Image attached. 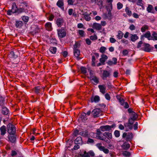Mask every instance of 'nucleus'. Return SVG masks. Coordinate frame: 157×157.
<instances>
[{"mask_svg":"<svg viewBox=\"0 0 157 157\" xmlns=\"http://www.w3.org/2000/svg\"><path fill=\"white\" fill-rule=\"evenodd\" d=\"M103 136H101L98 133L96 136L99 139L104 141L106 143H109L110 142V139L112 138V134L111 133L105 132L103 133Z\"/></svg>","mask_w":157,"mask_h":157,"instance_id":"f257e3e1","label":"nucleus"},{"mask_svg":"<svg viewBox=\"0 0 157 157\" xmlns=\"http://www.w3.org/2000/svg\"><path fill=\"white\" fill-rule=\"evenodd\" d=\"M8 132L10 135H13L16 132L15 127L11 123L9 124L7 126Z\"/></svg>","mask_w":157,"mask_h":157,"instance_id":"f03ea898","label":"nucleus"},{"mask_svg":"<svg viewBox=\"0 0 157 157\" xmlns=\"http://www.w3.org/2000/svg\"><path fill=\"white\" fill-rule=\"evenodd\" d=\"M57 32L58 36L60 38H63L66 36V32L63 28L57 29Z\"/></svg>","mask_w":157,"mask_h":157,"instance_id":"7ed1b4c3","label":"nucleus"},{"mask_svg":"<svg viewBox=\"0 0 157 157\" xmlns=\"http://www.w3.org/2000/svg\"><path fill=\"white\" fill-rule=\"evenodd\" d=\"M122 137H126V140L127 141H130L133 138V134L131 132L124 133L122 135Z\"/></svg>","mask_w":157,"mask_h":157,"instance_id":"20e7f679","label":"nucleus"},{"mask_svg":"<svg viewBox=\"0 0 157 157\" xmlns=\"http://www.w3.org/2000/svg\"><path fill=\"white\" fill-rule=\"evenodd\" d=\"M96 146L100 151H103L105 154L109 153V150L108 149L105 148L104 146H102L101 144L98 143L96 144Z\"/></svg>","mask_w":157,"mask_h":157,"instance_id":"39448f33","label":"nucleus"},{"mask_svg":"<svg viewBox=\"0 0 157 157\" xmlns=\"http://www.w3.org/2000/svg\"><path fill=\"white\" fill-rule=\"evenodd\" d=\"M56 23L58 27H61L65 24L64 20L60 18H58L56 20Z\"/></svg>","mask_w":157,"mask_h":157,"instance_id":"423d86ee","label":"nucleus"},{"mask_svg":"<svg viewBox=\"0 0 157 157\" xmlns=\"http://www.w3.org/2000/svg\"><path fill=\"white\" fill-rule=\"evenodd\" d=\"M101 111L99 108H96L93 110L92 111V113L94 117H98L99 116L101 113Z\"/></svg>","mask_w":157,"mask_h":157,"instance_id":"0eeeda50","label":"nucleus"},{"mask_svg":"<svg viewBox=\"0 0 157 157\" xmlns=\"http://www.w3.org/2000/svg\"><path fill=\"white\" fill-rule=\"evenodd\" d=\"M108 56L105 54H102L101 55V58L99 59L100 62L102 63L103 65L105 64V61L108 59Z\"/></svg>","mask_w":157,"mask_h":157,"instance_id":"6e6552de","label":"nucleus"},{"mask_svg":"<svg viewBox=\"0 0 157 157\" xmlns=\"http://www.w3.org/2000/svg\"><path fill=\"white\" fill-rule=\"evenodd\" d=\"M109 125H102L100 127L101 130L102 132L110 131V130Z\"/></svg>","mask_w":157,"mask_h":157,"instance_id":"1a4fd4ad","label":"nucleus"},{"mask_svg":"<svg viewBox=\"0 0 157 157\" xmlns=\"http://www.w3.org/2000/svg\"><path fill=\"white\" fill-rule=\"evenodd\" d=\"M110 75V74L109 71L105 70L102 74V78L103 80L106 79L107 78L109 77Z\"/></svg>","mask_w":157,"mask_h":157,"instance_id":"9d476101","label":"nucleus"},{"mask_svg":"<svg viewBox=\"0 0 157 157\" xmlns=\"http://www.w3.org/2000/svg\"><path fill=\"white\" fill-rule=\"evenodd\" d=\"M112 60H108L107 62V64L110 66L112 65L113 64L116 65L117 63V59L116 58L114 57L112 58Z\"/></svg>","mask_w":157,"mask_h":157,"instance_id":"9b49d317","label":"nucleus"},{"mask_svg":"<svg viewBox=\"0 0 157 157\" xmlns=\"http://www.w3.org/2000/svg\"><path fill=\"white\" fill-rule=\"evenodd\" d=\"M93 28L97 30H99L101 29V26L100 24L95 23L93 24Z\"/></svg>","mask_w":157,"mask_h":157,"instance_id":"f8f14e48","label":"nucleus"},{"mask_svg":"<svg viewBox=\"0 0 157 157\" xmlns=\"http://www.w3.org/2000/svg\"><path fill=\"white\" fill-rule=\"evenodd\" d=\"M0 131L1 132V136H4L6 133V126L3 125L0 128Z\"/></svg>","mask_w":157,"mask_h":157,"instance_id":"ddd939ff","label":"nucleus"},{"mask_svg":"<svg viewBox=\"0 0 157 157\" xmlns=\"http://www.w3.org/2000/svg\"><path fill=\"white\" fill-rule=\"evenodd\" d=\"M98 87L100 90V91L103 94L105 93V90H106V87L103 85H99Z\"/></svg>","mask_w":157,"mask_h":157,"instance_id":"4468645a","label":"nucleus"},{"mask_svg":"<svg viewBox=\"0 0 157 157\" xmlns=\"http://www.w3.org/2000/svg\"><path fill=\"white\" fill-rule=\"evenodd\" d=\"M45 27L47 30L48 31H51L52 30V23L50 22H48L45 24Z\"/></svg>","mask_w":157,"mask_h":157,"instance_id":"2eb2a0df","label":"nucleus"},{"mask_svg":"<svg viewBox=\"0 0 157 157\" xmlns=\"http://www.w3.org/2000/svg\"><path fill=\"white\" fill-rule=\"evenodd\" d=\"M23 24L22 21H16L15 25L17 28H21L23 26Z\"/></svg>","mask_w":157,"mask_h":157,"instance_id":"dca6fc26","label":"nucleus"},{"mask_svg":"<svg viewBox=\"0 0 157 157\" xmlns=\"http://www.w3.org/2000/svg\"><path fill=\"white\" fill-rule=\"evenodd\" d=\"M122 148L125 150L129 149L130 147V145L127 142H124L121 146Z\"/></svg>","mask_w":157,"mask_h":157,"instance_id":"f3484780","label":"nucleus"},{"mask_svg":"<svg viewBox=\"0 0 157 157\" xmlns=\"http://www.w3.org/2000/svg\"><path fill=\"white\" fill-rule=\"evenodd\" d=\"M100 100V98L98 96H96L94 98L91 97L90 98L91 101L92 102H98Z\"/></svg>","mask_w":157,"mask_h":157,"instance_id":"a211bd4d","label":"nucleus"},{"mask_svg":"<svg viewBox=\"0 0 157 157\" xmlns=\"http://www.w3.org/2000/svg\"><path fill=\"white\" fill-rule=\"evenodd\" d=\"M143 45L144 46V50L146 52H150L151 49L150 48V44H148L144 43Z\"/></svg>","mask_w":157,"mask_h":157,"instance_id":"6ab92c4d","label":"nucleus"},{"mask_svg":"<svg viewBox=\"0 0 157 157\" xmlns=\"http://www.w3.org/2000/svg\"><path fill=\"white\" fill-rule=\"evenodd\" d=\"M12 12L13 13H17V7L15 3H13L12 6V9L11 10Z\"/></svg>","mask_w":157,"mask_h":157,"instance_id":"aec40b11","label":"nucleus"},{"mask_svg":"<svg viewBox=\"0 0 157 157\" xmlns=\"http://www.w3.org/2000/svg\"><path fill=\"white\" fill-rule=\"evenodd\" d=\"M151 39L153 40H157V33L155 32H153Z\"/></svg>","mask_w":157,"mask_h":157,"instance_id":"412c9836","label":"nucleus"},{"mask_svg":"<svg viewBox=\"0 0 157 157\" xmlns=\"http://www.w3.org/2000/svg\"><path fill=\"white\" fill-rule=\"evenodd\" d=\"M130 38L132 41L135 42L139 39V37L136 34H132Z\"/></svg>","mask_w":157,"mask_h":157,"instance_id":"4be33fe9","label":"nucleus"},{"mask_svg":"<svg viewBox=\"0 0 157 157\" xmlns=\"http://www.w3.org/2000/svg\"><path fill=\"white\" fill-rule=\"evenodd\" d=\"M123 35V33L121 31L119 30L118 31V34L116 36L118 39L120 40L122 38Z\"/></svg>","mask_w":157,"mask_h":157,"instance_id":"5701e85b","label":"nucleus"},{"mask_svg":"<svg viewBox=\"0 0 157 157\" xmlns=\"http://www.w3.org/2000/svg\"><path fill=\"white\" fill-rule=\"evenodd\" d=\"M82 142V138L81 137H77L75 140V143L76 144H81Z\"/></svg>","mask_w":157,"mask_h":157,"instance_id":"b1692460","label":"nucleus"},{"mask_svg":"<svg viewBox=\"0 0 157 157\" xmlns=\"http://www.w3.org/2000/svg\"><path fill=\"white\" fill-rule=\"evenodd\" d=\"M49 51L52 54H55L56 52L57 48L56 47H50Z\"/></svg>","mask_w":157,"mask_h":157,"instance_id":"393cba45","label":"nucleus"},{"mask_svg":"<svg viewBox=\"0 0 157 157\" xmlns=\"http://www.w3.org/2000/svg\"><path fill=\"white\" fill-rule=\"evenodd\" d=\"M143 35L144 37L147 38L148 40H151V33L150 31H148L146 33L143 34Z\"/></svg>","mask_w":157,"mask_h":157,"instance_id":"a878e982","label":"nucleus"},{"mask_svg":"<svg viewBox=\"0 0 157 157\" xmlns=\"http://www.w3.org/2000/svg\"><path fill=\"white\" fill-rule=\"evenodd\" d=\"M9 57L11 58H16L18 57V56L15 54L14 52L11 51L9 55Z\"/></svg>","mask_w":157,"mask_h":157,"instance_id":"bb28decb","label":"nucleus"},{"mask_svg":"<svg viewBox=\"0 0 157 157\" xmlns=\"http://www.w3.org/2000/svg\"><path fill=\"white\" fill-rule=\"evenodd\" d=\"M8 139L9 141L12 143H14L16 140V138L14 136L9 135Z\"/></svg>","mask_w":157,"mask_h":157,"instance_id":"cd10ccee","label":"nucleus"},{"mask_svg":"<svg viewBox=\"0 0 157 157\" xmlns=\"http://www.w3.org/2000/svg\"><path fill=\"white\" fill-rule=\"evenodd\" d=\"M137 118V113L135 112L132 113L131 114V117L130 118L136 120Z\"/></svg>","mask_w":157,"mask_h":157,"instance_id":"c85d7f7f","label":"nucleus"},{"mask_svg":"<svg viewBox=\"0 0 157 157\" xmlns=\"http://www.w3.org/2000/svg\"><path fill=\"white\" fill-rule=\"evenodd\" d=\"M9 112L8 109L6 107H3L2 109V113L5 115H7Z\"/></svg>","mask_w":157,"mask_h":157,"instance_id":"c756f323","label":"nucleus"},{"mask_svg":"<svg viewBox=\"0 0 157 157\" xmlns=\"http://www.w3.org/2000/svg\"><path fill=\"white\" fill-rule=\"evenodd\" d=\"M80 50L78 49H75L74 50V53L75 56L78 58L80 54Z\"/></svg>","mask_w":157,"mask_h":157,"instance_id":"7c9ffc66","label":"nucleus"},{"mask_svg":"<svg viewBox=\"0 0 157 157\" xmlns=\"http://www.w3.org/2000/svg\"><path fill=\"white\" fill-rule=\"evenodd\" d=\"M153 10L152 6L151 5H148L147 8V10L148 13H152V11Z\"/></svg>","mask_w":157,"mask_h":157,"instance_id":"2f4dec72","label":"nucleus"},{"mask_svg":"<svg viewBox=\"0 0 157 157\" xmlns=\"http://www.w3.org/2000/svg\"><path fill=\"white\" fill-rule=\"evenodd\" d=\"M149 28V27L147 25H143L141 29V31L142 33H144L145 31L147 30H148Z\"/></svg>","mask_w":157,"mask_h":157,"instance_id":"473e14b6","label":"nucleus"},{"mask_svg":"<svg viewBox=\"0 0 157 157\" xmlns=\"http://www.w3.org/2000/svg\"><path fill=\"white\" fill-rule=\"evenodd\" d=\"M57 5L61 8L63 7V1L62 0H58L57 3Z\"/></svg>","mask_w":157,"mask_h":157,"instance_id":"72a5a7b5","label":"nucleus"},{"mask_svg":"<svg viewBox=\"0 0 157 157\" xmlns=\"http://www.w3.org/2000/svg\"><path fill=\"white\" fill-rule=\"evenodd\" d=\"M125 11L126 12L127 14L129 16H131L132 15V12L130 10L129 8L128 7L126 6V7Z\"/></svg>","mask_w":157,"mask_h":157,"instance_id":"f704fd0d","label":"nucleus"},{"mask_svg":"<svg viewBox=\"0 0 157 157\" xmlns=\"http://www.w3.org/2000/svg\"><path fill=\"white\" fill-rule=\"evenodd\" d=\"M117 99L119 100V101L121 105H123L124 103V100L122 98H120V96H117Z\"/></svg>","mask_w":157,"mask_h":157,"instance_id":"c9c22d12","label":"nucleus"},{"mask_svg":"<svg viewBox=\"0 0 157 157\" xmlns=\"http://www.w3.org/2000/svg\"><path fill=\"white\" fill-rule=\"evenodd\" d=\"M114 134L116 137L118 138L120 136V132L118 130H116L114 132Z\"/></svg>","mask_w":157,"mask_h":157,"instance_id":"e433bc0d","label":"nucleus"},{"mask_svg":"<svg viewBox=\"0 0 157 157\" xmlns=\"http://www.w3.org/2000/svg\"><path fill=\"white\" fill-rule=\"evenodd\" d=\"M84 17L85 19L87 21H89L90 20L91 17L90 16V14H84Z\"/></svg>","mask_w":157,"mask_h":157,"instance_id":"4c0bfd02","label":"nucleus"},{"mask_svg":"<svg viewBox=\"0 0 157 157\" xmlns=\"http://www.w3.org/2000/svg\"><path fill=\"white\" fill-rule=\"evenodd\" d=\"M107 10H112L113 9V6L112 3H108L106 7Z\"/></svg>","mask_w":157,"mask_h":157,"instance_id":"58836bf2","label":"nucleus"},{"mask_svg":"<svg viewBox=\"0 0 157 157\" xmlns=\"http://www.w3.org/2000/svg\"><path fill=\"white\" fill-rule=\"evenodd\" d=\"M123 155L124 156L129 157L131 153L129 151H125L123 153Z\"/></svg>","mask_w":157,"mask_h":157,"instance_id":"ea45409f","label":"nucleus"},{"mask_svg":"<svg viewBox=\"0 0 157 157\" xmlns=\"http://www.w3.org/2000/svg\"><path fill=\"white\" fill-rule=\"evenodd\" d=\"M79 134L84 136H86L88 135V132L86 131L80 132L79 133Z\"/></svg>","mask_w":157,"mask_h":157,"instance_id":"a19ab883","label":"nucleus"},{"mask_svg":"<svg viewBox=\"0 0 157 157\" xmlns=\"http://www.w3.org/2000/svg\"><path fill=\"white\" fill-rule=\"evenodd\" d=\"M106 49V48L105 47L102 46L99 49V52L101 53H103L105 52Z\"/></svg>","mask_w":157,"mask_h":157,"instance_id":"79ce46f5","label":"nucleus"},{"mask_svg":"<svg viewBox=\"0 0 157 157\" xmlns=\"http://www.w3.org/2000/svg\"><path fill=\"white\" fill-rule=\"evenodd\" d=\"M98 38L97 36L95 34L90 36V39L92 40H95Z\"/></svg>","mask_w":157,"mask_h":157,"instance_id":"37998d69","label":"nucleus"},{"mask_svg":"<svg viewBox=\"0 0 157 157\" xmlns=\"http://www.w3.org/2000/svg\"><path fill=\"white\" fill-rule=\"evenodd\" d=\"M91 79L92 80H93L94 82L96 83H98L99 82L98 78L95 76L91 78Z\"/></svg>","mask_w":157,"mask_h":157,"instance_id":"c03bdc74","label":"nucleus"},{"mask_svg":"<svg viewBox=\"0 0 157 157\" xmlns=\"http://www.w3.org/2000/svg\"><path fill=\"white\" fill-rule=\"evenodd\" d=\"M22 20L25 22H27L29 20V17L28 16H23L22 17Z\"/></svg>","mask_w":157,"mask_h":157,"instance_id":"a18cd8bd","label":"nucleus"},{"mask_svg":"<svg viewBox=\"0 0 157 157\" xmlns=\"http://www.w3.org/2000/svg\"><path fill=\"white\" fill-rule=\"evenodd\" d=\"M81 157H90V156L88 152H86L85 151H84L83 154L81 155Z\"/></svg>","mask_w":157,"mask_h":157,"instance_id":"49530a36","label":"nucleus"},{"mask_svg":"<svg viewBox=\"0 0 157 157\" xmlns=\"http://www.w3.org/2000/svg\"><path fill=\"white\" fill-rule=\"evenodd\" d=\"M81 72L83 74H85L86 73V69L84 67H81Z\"/></svg>","mask_w":157,"mask_h":157,"instance_id":"de8ad7c7","label":"nucleus"},{"mask_svg":"<svg viewBox=\"0 0 157 157\" xmlns=\"http://www.w3.org/2000/svg\"><path fill=\"white\" fill-rule=\"evenodd\" d=\"M117 9L120 10L123 7V4L120 2H118L117 4Z\"/></svg>","mask_w":157,"mask_h":157,"instance_id":"09e8293b","label":"nucleus"},{"mask_svg":"<svg viewBox=\"0 0 157 157\" xmlns=\"http://www.w3.org/2000/svg\"><path fill=\"white\" fill-rule=\"evenodd\" d=\"M25 8H20L19 9H17V12L18 13H21L24 11V9Z\"/></svg>","mask_w":157,"mask_h":157,"instance_id":"8fccbe9b","label":"nucleus"},{"mask_svg":"<svg viewBox=\"0 0 157 157\" xmlns=\"http://www.w3.org/2000/svg\"><path fill=\"white\" fill-rule=\"evenodd\" d=\"M79 34L82 36H84L85 32L84 31L81 30H79L78 31Z\"/></svg>","mask_w":157,"mask_h":157,"instance_id":"3c124183","label":"nucleus"},{"mask_svg":"<svg viewBox=\"0 0 157 157\" xmlns=\"http://www.w3.org/2000/svg\"><path fill=\"white\" fill-rule=\"evenodd\" d=\"M128 52L127 49H124L123 50L122 54L123 56H126L128 55Z\"/></svg>","mask_w":157,"mask_h":157,"instance_id":"603ef678","label":"nucleus"},{"mask_svg":"<svg viewBox=\"0 0 157 157\" xmlns=\"http://www.w3.org/2000/svg\"><path fill=\"white\" fill-rule=\"evenodd\" d=\"M95 56H93L92 57V65L93 66H94L95 65Z\"/></svg>","mask_w":157,"mask_h":157,"instance_id":"864d4df0","label":"nucleus"},{"mask_svg":"<svg viewBox=\"0 0 157 157\" xmlns=\"http://www.w3.org/2000/svg\"><path fill=\"white\" fill-rule=\"evenodd\" d=\"M40 89L41 87L39 86H38L36 87L35 92L36 94H38L40 93Z\"/></svg>","mask_w":157,"mask_h":157,"instance_id":"5fc2aeb1","label":"nucleus"},{"mask_svg":"<svg viewBox=\"0 0 157 157\" xmlns=\"http://www.w3.org/2000/svg\"><path fill=\"white\" fill-rule=\"evenodd\" d=\"M135 121V120L130 118L128 120V123L131 124H133Z\"/></svg>","mask_w":157,"mask_h":157,"instance_id":"6e6d98bb","label":"nucleus"},{"mask_svg":"<svg viewBox=\"0 0 157 157\" xmlns=\"http://www.w3.org/2000/svg\"><path fill=\"white\" fill-rule=\"evenodd\" d=\"M129 29L131 30L132 31L135 29L136 27L133 25L132 24L130 25Z\"/></svg>","mask_w":157,"mask_h":157,"instance_id":"4d7b16f0","label":"nucleus"},{"mask_svg":"<svg viewBox=\"0 0 157 157\" xmlns=\"http://www.w3.org/2000/svg\"><path fill=\"white\" fill-rule=\"evenodd\" d=\"M105 98L108 100H109L110 99V97L109 94L108 93H106L105 94Z\"/></svg>","mask_w":157,"mask_h":157,"instance_id":"13d9d810","label":"nucleus"},{"mask_svg":"<svg viewBox=\"0 0 157 157\" xmlns=\"http://www.w3.org/2000/svg\"><path fill=\"white\" fill-rule=\"evenodd\" d=\"M62 55L64 57H66L68 54V52L66 51L62 52L61 53Z\"/></svg>","mask_w":157,"mask_h":157,"instance_id":"bf43d9fd","label":"nucleus"},{"mask_svg":"<svg viewBox=\"0 0 157 157\" xmlns=\"http://www.w3.org/2000/svg\"><path fill=\"white\" fill-rule=\"evenodd\" d=\"M109 40L110 42L112 43H115L116 41V40L113 37H110L109 39Z\"/></svg>","mask_w":157,"mask_h":157,"instance_id":"052dcab7","label":"nucleus"},{"mask_svg":"<svg viewBox=\"0 0 157 157\" xmlns=\"http://www.w3.org/2000/svg\"><path fill=\"white\" fill-rule=\"evenodd\" d=\"M97 4L100 7H101L103 6V2L101 0H99Z\"/></svg>","mask_w":157,"mask_h":157,"instance_id":"680f3d73","label":"nucleus"},{"mask_svg":"<svg viewBox=\"0 0 157 157\" xmlns=\"http://www.w3.org/2000/svg\"><path fill=\"white\" fill-rule=\"evenodd\" d=\"M143 44V42L142 41H140L138 44L137 47L139 48L141 47V45Z\"/></svg>","mask_w":157,"mask_h":157,"instance_id":"e2e57ef3","label":"nucleus"},{"mask_svg":"<svg viewBox=\"0 0 157 157\" xmlns=\"http://www.w3.org/2000/svg\"><path fill=\"white\" fill-rule=\"evenodd\" d=\"M79 45L77 43H76L74 45L73 47L74 50H75V49H78L77 48L78 47Z\"/></svg>","mask_w":157,"mask_h":157,"instance_id":"0e129e2a","label":"nucleus"},{"mask_svg":"<svg viewBox=\"0 0 157 157\" xmlns=\"http://www.w3.org/2000/svg\"><path fill=\"white\" fill-rule=\"evenodd\" d=\"M88 153H89V155H90L92 156H94L95 155V154L93 152V151H89Z\"/></svg>","mask_w":157,"mask_h":157,"instance_id":"69168bd1","label":"nucleus"},{"mask_svg":"<svg viewBox=\"0 0 157 157\" xmlns=\"http://www.w3.org/2000/svg\"><path fill=\"white\" fill-rule=\"evenodd\" d=\"M138 128V123L136 122L134 125V129L135 130H136Z\"/></svg>","mask_w":157,"mask_h":157,"instance_id":"338daca9","label":"nucleus"},{"mask_svg":"<svg viewBox=\"0 0 157 157\" xmlns=\"http://www.w3.org/2000/svg\"><path fill=\"white\" fill-rule=\"evenodd\" d=\"M90 74L91 78L95 76L93 71L92 70L90 71Z\"/></svg>","mask_w":157,"mask_h":157,"instance_id":"774afa93","label":"nucleus"}]
</instances>
